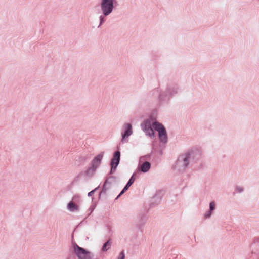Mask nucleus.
Here are the masks:
<instances>
[{
  "label": "nucleus",
  "mask_w": 259,
  "mask_h": 259,
  "mask_svg": "<svg viewBox=\"0 0 259 259\" xmlns=\"http://www.w3.org/2000/svg\"><path fill=\"white\" fill-rule=\"evenodd\" d=\"M216 207V204L214 201H211L209 204V209L208 210L212 211V212L215 210Z\"/></svg>",
  "instance_id": "obj_15"
},
{
  "label": "nucleus",
  "mask_w": 259,
  "mask_h": 259,
  "mask_svg": "<svg viewBox=\"0 0 259 259\" xmlns=\"http://www.w3.org/2000/svg\"><path fill=\"white\" fill-rule=\"evenodd\" d=\"M120 157V153L119 151H116L115 152L113 157L111 160V170H115L119 164Z\"/></svg>",
  "instance_id": "obj_10"
},
{
  "label": "nucleus",
  "mask_w": 259,
  "mask_h": 259,
  "mask_svg": "<svg viewBox=\"0 0 259 259\" xmlns=\"http://www.w3.org/2000/svg\"><path fill=\"white\" fill-rule=\"evenodd\" d=\"M132 125L130 123L124 124L122 126L121 135V142L122 143H126L128 141L129 137L133 134Z\"/></svg>",
  "instance_id": "obj_6"
},
{
  "label": "nucleus",
  "mask_w": 259,
  "mask_h": 259,
  "mask_svg": "<svg viewBox=\"0 0 259 259\" xmlns=\"http://www.w3.org/2000/svg\"><path fill=\"white\" fill-rule=\"evenodd\" d=\"M73 249L74 254L79 259H92L93 255L92 253L83 248H81L77 245H74Z\"/></svg>",
  "instance_id": "obj_5"
},
{
  "label": "nucleus",
  "mask_w": 259,
  "mask_h": 259,
  "mask_svg": "<svg viewBox=\"0 0 259 259\" xmlns=\"http://www.w3.org/2000/svg\"><path fill=\"white\" fill-rule=\"evenodd\" d=\"M158 123L156 117L150 116L143 121L141 126L146 136L153 138L154 137L155 133L152 126L155 130L156 126L155 124Z\"/></svg>",
  "instance_id": "obj_4"
},
{
  "label": "nucleus",
  "mask_w": 259,
  "mask_h": 259,
  "mask_svg": "<svg viewBox=\"0 0 259 259\" xmlns=\"http://www.w3.org/2000/svg\"><path fill=\"white\" fill-rule=\"evenodd\" d=\"M104 154V152H101L94 158L92 161V167L94 170L97 168L101 164Z\"/></svg>",
  "instance_id": "obj_11"
},
{
  "label": "nucleus",
  "mask_w": 259,
  "mask_h": 259,
  "mask_svg": "<svg viewBox=\"0 0 259 259\" xmlns=\"http://www.w3.org/2000/svg\"><path fill=\"white\" fill-rule=\"evenodd\" d=\"M158 123L156 117L150 116L143 121L141 126L146 136L153 138L154 137L155 133L152 126L155 130L156 126L155 124Z\"/></svg>",
  "instance_id": "obj_3"
},
{
  "label": "nucleus",
  "mask_w": 259,
  "mask_h": 259,
  "mask_svg": "<svg viewBox=\"0 0 259 259\" xmlns=\"http://www.w3.org/2000/svg\"><path fill=\"white\" fill-rule=\"evenodd\" d=\"M111 242L110 241H107L102 246V251L105 252L108 251L111 247Z\"/></svg>",
  "instance_id": "obj_14"
},
{
  "label": "nucleus",
  "mask_w": 259,
  "mask_h": 259,
  "mask_svg": "<svg viewBox=\"0 0 259 259\" xmlns=\"http://www.w3.org/2000/svg\"><path fill=\"white\" fill-rule=\"evenodd\" d=\"M75 197V196L73 197L72 200L70 201L66 205L67 210L70 212H77L79 211V205L73 201Z\"/></svg>",
  "instance_id": "obj_9"
},
{
  "label": "nucleus",
  "mask_w": 259,
  "mask_h": 259,
  "mask_svg": "<svg viewBox=\"0 0 259 259\" xmlns=\"http://www.w3.org/2000/svg\"><path fill=\"white\" fill-rule=\"evenodd\" d=\"M123 258H124V256L122 255L121 258H120V259H123Z\"/></svg>",
  "instance_id": "obj_20"
},
{
  "label": "nucleus",
  "mask_w": 259,
  "mask_h": 259,
  "mask_svg": "<svg viewBox=\"0 0 259 259\" xmlns=\"http://www.w3.org/2000/svg\"><path fill=\"white\" fill-rule=\"evenodd\" d=\"M93 210H94V208H92V210H91V212L93 211Z\"/></svg>",
  "instance_id": "obj_21"
},
{
  "label": "nucleus",
  "mask_w": 259,
  "mask_h": 259,
  "mask_svg": "<svg viewBox=\"0 0 259 259\" xmlns=\"http://www.w3.org/2000/svg\"><path fill=\"white\" fill-rule=\"evenodd\" d=\"M117 6L116 0H100V8L101 14L99 16L98 27L105 21V17L110 15Z\"/></svg>",
  "instance_id": "obj_1"
},
{
  "label": "nucleus",
  "mask_w": 259,
  "mask_h": 259,
  "mask_svg": "<svg viewBox=\"0 0 259 259\" xmlns=\"http://www.w3.org/2000/svg\"><path fill=\"white\" fill-rule=\"evenodd\" d=\"M235 190V192L237 193H242L244 191V188L242 186H236Z\"/></svg>",
  "instance_id": "obj_17"
},
{
  "label": "nucleus",
  "mask_w": 259,
  "mask_h": 259,
  "mask_svg": "<svg viewBox=\"0 0 259 259\" xmlns=\"http://www.w3.org/2000/svg\"><path fill=\"white\" fill-rule=\"evenodd\" d=\"M93 210H94V208H92V210H91V212L93 211Z\"/></svg>",
  "instance_id": "obj_22"
},
{
  "label": "nucleus",
  "mask_w": 259,
  "mask_h": 259,
  "mask_svg": "<svg viewBox=\"0 0 259 259\" xmlns=\"http://www.w3.org/2000/svg\"><path fill=\"white\" fill-rule=\"evenodd\" d=\"M190 154L188 152L180 155L171 166L172 170L181 174L185 172L190 165Z\"/></svg>",
  "instance_id": "obj_2"
},
{
  "label": "nucleus",
  "mask_w": 259,
  "mask_h": 259,
  "mask_svg": "<svg viewBox=\"0 0 259 259\" xmlns=\"http://www.w3.org/2000/svg\"><path fill=\"white\" fill-rule=\"evenodd\" d=\"M134 181H135V179L134 178V176H133L131 178L130 180L128 181V183H127L126 186L124 187V188H123L122 191L120 192V193L119 196H120L121 195L123 194L124 192L125 191H126L128 189V188L132 185V184L134 183Z\"/></svg>",
  "instance_id": "obj_13"
},
{
  "label": "nucleus",
  "mask_w": 259,
  "mask_h": 259,
  "mask_svg": "<svg viewBox=\"0 0 259 259\" xmlns=\"http://www.w3.org/2000/svg\"><path fill=\"white\" fill-rule=\"evenodd\" d=\"M143 159V157H140L139 159L138 168L142 172L146 173L150 170L151 164L148 161H142Z\"/></svg>",
  "instance_id": "obj_8"
},
{
  "label": "nucleus",
  "mask_w": 259,
  "mask_h": 259,
  "mask_svg": "<svg viewBox=\"0 0 259 259\" xmlns=\"http://www.w3.org/2000/svg\"><path fill=\"white\" fill-rule=\"evenodd\" d=\"M96 190V189H95V190H93V191H91V192H89L88 194V196H91L94 192H95V191Z\"/></svg>",
  "instance_id": "obj_19"
},
{
  "label": "nucleus",
  "mask_w": 259,
  "mask_h": 259,
  "mask_svg": "<svg viewBox=\"0 0 259 259\" xmlns=\"http://www.w3.org/2000/svg\"><path fill=\"white\" fill-rule=\"evenodd\" d=\"M157 99L158 101L161 102H167L169 99L167 93L165 92H161L159 94Z\"/></svg>",
  "instance_id": "obj_12"
},
{
  "label": "nucleus",
  "mask_w": 259,
  "mask_h": 259,
  "mask_svg": "<svg viewBox=\"0 0 259 259\" xmlns=\"http://www.w3.org/2000/svg\"><path fill=\"white\" fill-rule=\"evenodd\" d=\"M193 152L196 153V154H197L198 155H201V152L199 150H196L194 151Z\"/></svg>",
  "instance_id": "obj_18"
},
{
  "label": "nucleus",
  "mask_w": 259,
  "mask_h": 259,
  "mask_svg": "<svg viewBox=\"0 0 259 259\" xmlns=\"http://www.w3.org/2000/svg\"><path fill=\"white\" fill-rule=\"evenodd\" d=\"M156 125L155 131L158 132L159 139L160 142L166 143L167 142V135L165 128L160 122L155 124Z\"/></svg>",
  "instance_id": "obj_7"
},
{
  "label": "nucleus",
  "mask_w": 259,
  "mask_h": 259,
  "mask_svg": "<svg viewBox=\"0 0 259 259\" xmlns=\"http://www.w3.org/2000/svg\"><path fill=\"white\" fill-rule=\"evenodd\" d=\"M213 212L212 211H210L209 210H207L205 212V213L204 214V218L205 219H208L211 217L212 215Z\"/></svg>",
  "instance_id": "obj_16"
}]
</instances>
